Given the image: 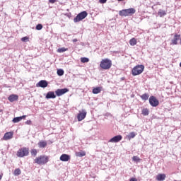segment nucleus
<instances>
[{
	"label": "nucleus",
	"mask_w": 181,
	"mask_h": 181,
	"mask_svg": "<svg viewBox=\"0 0 181 181\" xmlns=\"http://www.w3.org/2000/svg\"><path fill=\"white\" fill-rule=\"evenodd\" d=\"M45 98H47V100L50 99V98H56V95L54 94V92L53 91H49L46 96Z\"/></svg>",
	"instance_id": "16"
},
{
	"label": "nucleus",
	"mask_w": 181,
	"mask_h": 181,
	"mask_svg": "<svg viewBox=\"0 0 181 181\" xmlns=\"http://www.w3.org/2000/svg\"><path fill=\"white\" fill-rule=\"evenodd\" d=\"M117 1H119V2H121L122 1H124V0H117Z\"/></svg>",
	"instance_id": "42"
},
{
	"label": "nucleus",
	"mask_w": 181,
	"mask_h": 181,
	"mask_svg": "<svg viewBox=\"0 0 181 181\" xmlns=\"http://www.w3.org/2000/svg\"><path fill=\"white\" fill-rule=\"evenodd\" d=\"M37 30H42L43 29V25L42 24H37L35 27Z\"/></svg>",
	"instance_id": "31"
},
{
	"label": "nucleus",
	"mask_w": 181,
	"mask_h": 181,
	"mask_svg": "<svg viewBox=\"0 0 181 181\" xmlns=\"http://www.w3.org/2000/svg\"><path fill=\"white\" fill-rule=\"evenodd\" d=\"M57 73L58 76H63V74H64V71L63 69H58Z\"/></svg>",
	"instance_id": "30"
},
{
	"label": "nucleus",
	"mask_w": 181,
	"mask_h": 181,
	"mask_svg": "<svg viewBox=\"0 0 181 181\" xmlns=\"http://www.w3.org/2000/svg\"><path fill=\"white\" fill-rule=\"evenodd\" d=\"M2 179V175H0V180Z\"/></svg>",
	"instance_id": "41"
},
{
	"label": "nucleus",
	"mask_w": 181,
	"mask_h": 181,
	"mask_svg": "<svg viewBox=\"0 0 181 181\" xmlns=\"http://www.w3.org/2000/svg\"><path fill=\"white\" fill-rule=\"evenodd\" d=\"M21 121H22V117H17L13 119L12 122H13L14 124H17V122H21Z\"/></svg>",
	"instance_id": "23"
},
{
	"label": "nucleus",
	"mask_w": 181,
	"mask_h": 181,
	"mask_svg": "<svg viewBox=\"0 0 181 181\" xmlns=\"http://www.w3.org/2000/svg\"><path fill=\"white\" fill-rule=\"evenodd\" d=\"M78 40L76 38H75V39L73 40L74 43H76V42H78Z\"/></svg>",
	"instance_id": "40"
},
{
	"label": "nucleus",
	"mask_w": 181,
	"mask_h": 181,
	"mask_svg": "<svg viewBox=\"0 0 181 181\" xmlns=\"http://www.w3.org/2000/svg\"><path fill=\"white\" fill-rule=\"evenodd\" d=\"M88 13L87 11H82L79 13L74 18V22L75 23H77V22H81V21H83V19H86L87 18V16Z\"/></svg>",
	"instance_id": "5"
},
{
	"label": "nucleus",
	"mask_w": 181,
	"mask_h": 181,
	"mask_svg": "<svg viewBox=\"0 0 181 181\" xmlns=\"http://www.w3.org/2000/svg\"><path fill=\"white\" fill-rule=\"evenodd\" d=\"M76 156H78V158H83V156H86V153L84 151L76 152Z\"/></svg>",
	"instance_id": "21"
},
{
	"label": "nucleus",
	"mask_w": 181,
	"mask_h": 181,
	"mask_svg": "<svg viewBox=\"0 0 181 181\" xmlns=\"http://www.w3.org/2000/svg\"><path fill=\"white\" fill-rule=\"evenodd\" d=\"M148 101L151 107H158L159 105V100L155 96H151Z\"/></svg>",
	"instance_id": "7"
},
{
	"label": "nucleus",
	"mask_w": 181,
	"mask_h": 181,
	"mask_svg": "<svg viewBox=\"0 0 181 181\" xmlns=\"http://www.w3.org/2000/svg\"><path fill=\"white\" fill-rule=\"evenodd\" d=\"M25 124H26V125H30L32 124V121L31 120H27L25 122Z\"/></svg>",
	"instance_id": "35"
},
{
	"label": "nucleus",
	"mask_w": 181,
	"mask_h": 181,
	"mask_svg": "<svg viewBox=\"0 0 181 181\" xmlns=\"http://www.w3.org/2000/svg\"><path fill=\"white\" fill-rule=\"evenodd\" d=\"M129 181H138V180L136 178L132 177L129 180Z\"/></svg>",
	"instance_id": "38"
},
{
	"label": "nucleus",
	"mask_w": 181,
	"mask_h": 181,
	"mask_svg": "<svg viewBox=\"0 0 181 181\" xmlns=\"http://www.w3.org/2000/svg\"><path fill=\"white\" fill-rule=\"evenodd\" d=\"M180 44L181 45V38L180 39Z\"/></svg>",
	"instance_id": "43"
},
{
	"label": "nucleus",
	"mask_w": 181,
	"mask_h": 181,
	"mask_svg": "<svg viewBox=\"0 0 181 181\" xmlns=\"http://www.w3.org/2000/svg\"><path fill=\"white\" fill-rule=\"evenodd\" d=\"M136 134H135V132H130L128 135L129 139H132V138H135Z\"/></svg>",
	"instance_id": "29"
},
{
	"label": "nucleus",
	"mask_w": 181,
	"mask_h": 181,
	"mask_svg": "<svg viewBox=\"0 0 181 181\" xmlns=\"http://www.w3.org/2000/svg\"><path fill=\"white\" fill-rule=\"evenodd\" d=\"M141 112L144 116L149 115V110L148 108L143 109Z\"/></svg>",
	"instance_id": "26"
},
{
	"label": "nucleus",
	"mask_w": 181,
	"mask_h": 181,
	"mask_svg": "<svg viewBox=\"0 0 181 181\" xmlns=\"http://www.w3.org/2000/svg\"><path fill=\"white\" fill-rule=\"evenodd\" d=\"M28 40H29V37H23L21 38L22 42H26Z\"/></svg>",
	"instance_id": "34"
},
{
	"label": "nucleus",
	"mask_w": 181,
	"mask_h": 181,
	"mask_svg": "<svg viewBox=\"0 0 181 181\" xmlns=\"http://www.w3.org/2000/svg\"><path fill=\"white\" fill-rule=\"evenodd\" d=\"M99 2L100 4H105V2H107V0H99Z\"/></svg>",
	"instance_id": "36"
},
{
	"label": "nucleus",
	"mask_w": 181,
	"mask_h": 181,
	"mask_svg": "<svg viewBox=\"0 0 181 181\" xmlns=\"http://www.w3.org/2000/svg\"><path fill=\"white\" fill-rule=\"evenodd\" d=\"M135 12H136V10H135V8H130L119 11V16H132L134 13H135Z\"/></svg>",
	"instance_id": "2"
},
{
	"label": "nucleus",
	"mask_w": 181,
	"mask_h": 181,
	"mask_svg": "<svg viewBox=\"0 0 181 181\" xmlns=\"http://www.w3.org/2000/svg\"><path fill=\"white\" fill-rule=\"evenodd\" d=\"M0 112H2V110H0Z\"/></svg>",
	"instance_id": "45"
},
{
	"label": "nucleus",
	"mask_w": 181,
	"mask_h": 181,
	"mask_svg": "<svg viewBox=\"0 0 181 181\" xmlns=\"http://www.w3.org/2000/svg\"><path fill=\"white\" fill-rule=\"evenodd\" d=\"M47 86H49V83L46 80H41L36 84V87H40L41 88H46Z\"/></svg>",
	"instance_id": "10"
},
{
	"label": "nucleus",
	"mask_w": 181,
	"mask_h": 181,
	"mask_svg": "<svg viewBox=\"0 0 181 181\" xmlns=\"http://www.w3.org/2000/svg\"><path fill=\"white\" fill-rule=\"evenodd\" d=\"M66 93H69V89L66 88L62 89H57L55 91V94L56 95H57V97H62V95L66 94Z\"/></svg>",
	"instance_id": "8"
},
{
	"label": "nucleus",
	"mask_w": 181,
	"mask_h": 181,
	"mask_svg": "<svg viewBox=\"0 0 181 181\" xmlns=\"http://www.w3.org/2000/svg\"><path fill=\"white\" fill-rule=\"evenodd\" d=\"M12 138H13V132H9L5 133L3 137V139L4 141H8V139H12Z\"/></svg>",
	"instance_id": "12"
},
{
	"label": "nucleus",
	"mask_w": 181,
	"mask_h": 181,
	"mask_svg": "<svg viewBox=\"0 0 181 181\" xmlns=\"http://www.w3.org/2000/svg\"><path fill=\"white\" fill-rule=\"evenodd\" d=\"M35 163L37 165H46L49 162V157L46 156H40L34 160Z\"/></svg>",
	"instance_id": "4"
},
{
	"label": "nucleus",
	"mask_w": 181,
	"mask_h": 181,
	"mask_svg": "<svg viewBox=\"0 0 181 181\" xmlns=\"http://www.w3.org/2000/svg\"><path fill=\"white\" fill-rule=\"evenodd\" d=\"M111 66H112V61L108 58L102 59L100 62V66L103 70H110V69H111Z\"/></svg>",
	"instance_id": "1"
},
{
	"label": "nucleus",
	"mask_w": 181,
	"mask_h": 181,
	"mask_svg": "<svg viewBox=\"0 0 181 181\" xmlns=\"http://www.w3.org/2000/svg\"><path fill=\"white\" fill-rule=\"evenodd\" d=\"M58 53H64V52H67V49L62 47V48H59L57 49Z\"/></svg>",
	"instance_id": "28"
},
{
	"label": "nucleus",
	"mask_w": 181,
	"mask_h": 181,
	"mask_svg": "<svg viewBox=\"0 0 181 181\" xmlns=\"http://www.w3.org/2000/svg\"><path fill=\"white\" fill-rule=\"evenodd\" d=\"M87 115V111L86 110H82V112H79L77 116L78 121H83Z\"/></svg>",
	"instance_id": "9"
},
{
	"label": "nucleus",
	"mask_w": 181,
	"mask_h": 181,
	"mask_svg": "<svg viewBox=\"0 0 181 181\" xmlns=\"http://www.w3.org/2000/svg\"><path fill=\"white\" fill-rule=\"evenodd\" d=\"M29 155V149L27 148H23L17 151V156L18 158H23V156H28Z\"/></svg>",
	"instance_id": "6"
},
{
	"label": "nucleus",
	"mask_w": 181,
	"mask_h": 181,
	"mask_svg": "<svg viewBox=\"0 0 181 181\" xmlns=\"http://www.w3.org/2000/svg\"><path fill=\"white\" fill-rule=\"evenodd\" d=\"M132 159L134 162H139L140 160L139 157L138 156H133Z\"/></svg>",
	"instance_id": "33"
},
{
	"label": "nucleus",
	"mask_w": 181,
	"mask_h": 181,
	"mask_svg": "<svg viewBox=\"0 0 181 181\" xmlns=\"http://www.w3.org/2000/svg\"><path fill=\"white\" fill-rule=\"evenodd\" d=\"M177 40H180V35L175 34L174 38L171 40V45H177Z\"/></svg>",
	"instance_id": "14"
},
{
	"label": "nucleus",
	"mask_w": 181,
	"mask_h": 181,
	"mask_svg": "<svg viewBox=\"0 0 181 181\" xmlns=\"http://www.w3.org/2000/svg\"><path fill=\"white\" fill-rule=\"evenodd\" d=\"M31 155L33 156H36L37 155V151L36 149H33L31 151Z\"/></svg>",
	"instance_id": "32"
},
{
	"label": "nucleus",
	"mask_w": 181,
	"mask_h": 181,
	"mask_svg": "<svg viewBox=\"0 0 181 181\" xmlns=\"http://www.w3.org/2000/svg\"><path fill=\"white\" fill-rule=\"evenodd\" d=\"M129 45H130V46H135V45H136V38H132L129 40Z\"/></svg>",
	"instance_id": "24"
},
{
	"label": "nucleus",
	"mask_w": 181,
	"mask_h": 181,
	"mask_svg": "<svg viewBox=\"0 0 181 181\" xmlns=\"http://www.w3.org/2000/svg\"><path fill=\"white\" fill-rule=\"evenodd\" d=\"M18 99H19V96L15 94L10 95L8 98V101H10V103L18 101Z\"/></svg>",
	"instance_id": "13"
},
{
	"label": "nucleus",
	"mask_w": 181,
	"mask_h": 181,
	"mask_svg": "<svg viewBox=\"0 0 181 181\" xmlns=\"http://www.w3.org/2000/svg\"><path fill=\"white\" fill-rule=\"evenodd\" d=\"M81 63H88V62H90V59L87 57H82L81 58Z\"/></svg>",
	"instance_id": "27"
},
{
	"label": "nucleus",
	"mask_w": 181,
	"mask_h": 181,
	"mask_svg": "<svg viewBox=\"0 0 181 181\" xmlns=\"http://www.w3.org/2000/svg\"><path fill=\"white\" fill-rule=\"evenodd\" d=\"M141 100H144V101H146L149 98V95L148 93H144L141 95Z\"/></svg>",
	"instance_id": "22"
},
{
	"label": "nucleus",
	"mask_w": 181,
	"mask_h": 181,
	"mask_svg": "<svg viewBox=\"0 0 181 181\" xmlns=\"http://www.w3.org/2000/svg\"><path fill=\"white\" fill-rule=\"evenodd\" d=\"M145 66L144 65H136L132 70V76H139L144 72Z\"/></svg>",
	"instance_id": "3"
},
{
	"label": "nucleus",
	"mask_w": 181,
	"mask_h": 181,
	"mask_svg": "<svg viewBox=\"0 0 181 181\" xmlns=\"http://www.w3.org/2000/svg\"><path fill=\"white\" fill-rule=\"evenodd\" d=\"M20 118H21V120L25 119V118H26V115L21 116Z\"/></svg>",
	"instance_id": "39"
},
{
	"label": "nucleus",
	"mask_w": 181,
	"mask_h": 181,
	"mask_svg": "<svg viewBox=\"0 0 181 181\" xmlns=\"http://www.w3.org/2000/svg\"><path fill=\"white\" fill-rule=\"evenodd\" d=\"M122 139V136L117 135V136H115L113 138L110 139L109 140V142L117 144V142H119V141H121Z\"/></svg>",
	"instance_id": "11"
},
{
	"label": "nucleus",
	"mask_w": 181,
	"mask_h": 181,
	"mask_svg": "<svg viewBox=\"0 0 181 181\" xmlns=\"http://www.w3.org/2000/svg\"><path fill=\"white\" fill-rule=\"evenodd\" d=\"M39 148H46L47 146V142L46 141H40L38 143Z\"/></svg>",
	"instance_id": "20"
},
{
	"label": "nucleus",
	"mask_w": 181,
	"mask_h": 181,
	"mask_svg": "<svg viewBox=\"0 0 181 181\" xmlns=\"http://www.w3.org/2000/svg\"><path fill=\"white\" fill-rule=\"evenodd\" d=\"M21 173H22V172L21 171L20 168H16L13 172L14 176H19V175H21Z\"/></svg>",
	"instance_id": "25"
},
{
	"label": "nucleus",
	"mask_w": 181,
	"mask_h": 181,
	"mask_svg": "<svg viewBox=\"0 0 181 181\" xmlns=\"http://www.w3.org/2000/svg\"><path fill=\"white\" fill-rule=\"evenodd\" d=\"M166 179V175L165 174H158L156 176V180L158 181H163Z\"/></svg>",
	"instance_id": "17"
},
{
	"label": "nucleus",
	"mask_w": 181,
	"mask_h": 181,
	"mask_svg": "<svg viewBox=\"0 0 181 181\" xmlns=\"http://www.w3.org/2000/svg\"><path fill=\"white\" fill-rule=\"evenodd\" d=\"M59 159L62 162H69L70 160V156L68 154H62Z\"/></svg>",
	"instance_id": "15"
},
{
	"label": "nucleus",
	"mask_w": 181,
	"mask_h": 181,
	"mask_svg": "<svg viewBox=\"0 0 181 181\" xmlns=\"http://www.w3.org/2000/svg\"><path fill=\"white\" fill-rule=\"evenodd\" d=\"M158 15L160 16V18H163V16H166V11L159 9L158 12Z\"/></svg>",
	"instance_id": "19"
},
{
	"label": "nucleus",
	"mask_w": 181,
	"mask_h": 181,
	"mask_svg": "<svg viewBox=\"0 0 181 181\" xmlns=\"http://www.w3.org/2000/svg\"><path fill=\"white\" fill-rule=\"evenodd\" d=\"M180 67H181V62L180 63Z\"/></svg>",
	"instance_id": "44"
},
{
	"label": "nucleus",
	"mask_w": 181,
	"mask_h": 181,
	"mask_svg": "<svg viewBox=\"0 0 181 181\" xmlns=\"http://www.w3.org/2000/svg\"><path fill=\"white\" fill-rule=\"evenodd\" d=\"M57 0H49V4H54Z\"/></svg>",
	"instance_id": "37"
},
{
	"label": "nucleus",
	"mask_w": 181,
	"mask_h": 181,
	"mask_svg": "<svg viewBox=\"0 0 181 181\" xmlns=\"http://www.w3.org/2000/svg\"><path fill=\"white\" fill-rule=\"evenodd\" d=\"M102 89H103V88H101V87L94 88L92 90V93H93V94H100V93H101Z\"/></svg>",
	"instance_id": "18"
}]
</instances>
